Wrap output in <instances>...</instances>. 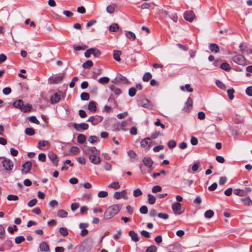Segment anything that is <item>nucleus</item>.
Masks as SVG:
<instances>
[{"mask_svg":"<svg viewBox=\"0 0 252 252\" xmlns=\"http://www.w3.org/2000/svg\"><path fill=\"white\" fill-rule=\"evenodd\" d=\"M122 207L121 204H113L109 206L104 214V218L106 220L112 218L120 212Z\"/></svg>","mask_w":252,"mask_h":252,"instance_id":"nucleus-1","label":"nucleus"},{"mask_svg":"<svg viewBox=\"0 0 252 252\" xmlns=\"http://www.w3.org/2000/svg\"><path fill=\"white\" fill-rule=\"evenodd\" d=\"M83 152L88 156L94 154H99V151L96 149L95 147L84 146L83 149Z\"/></svg>","mask_w":252,"mask_h":252,"instance_id":"nucleus-2","label":"nucleus"},{"mask_svg":"<svg viewBox=\"0 0 252 252\" xmlns=\"http://www.w3.org/2000/svg\"><path fill=\"white\" fill-rule=\"evenodd\" d=\"M91 55L95 57H98L101 55V52L98 49L95 48H90L85 52V56L86 58H89Z\"/></svg>","mask_w":252,"mask_h":252,"instance_id":"nucleus-3","label":"nucleus"},{"mask_svg":"<svg viewBox=\"0 0 252 252\" xmlns=\"http://www.w3.org/2000/svg\"><path fill=\"white\" fill-rule=\"evenodd\" d=\"M63 97V94L61 92L55 93L50 98V102L54 104L59 102Z\"/></svg>","mask_w":252,"mask_h":252,"instance_id":"nucleus-4","label":"nucleus"},{"mask_svg":"<svg viewBox=\"0 0 252 252\" xmlns=\"http://www.w3.org/2000/svg\"><path fill=\"white\" fill-rule=\"evenodd\" d=\"M63 77V74L54 75L49 78V81L51 84H58L62 82Z\"/></svg>","mask_w":252,"mask_h":252,"instance_id":"nucleus-5","label":"nucleus"},{"mask_svg":"<svg viewBox=\"0 0 252 252\" xmlns=\"http://www.w3.org/2000/svg\"><path fill=\"white\" fill-rule=\"evenodd\" d=\"M2 165L4 168L7 171H10L13 167V163L12 161L6 158H4L2 161Z\"/></svg>","mask_w":252,"mask_h":252,"instance_id":"nucleus-6","label":"nucleus"},{"mask_svg":"<svg viewBox=\"0 0 252 252\" xmlns=\"http://www.w3.org/2000/svg\"><path fill=\"white\" fill-rule=\"evenodd\" d=\"M232 60L235 63L244 65L246 64V60L244 57L241 55H238L232 57Z\"/></svg>","mask_w":252,"mask_h":252,"instance_id":"nucleus-7","label":"nucleus"},{"mask_svg":"<svg viewBox=\"0 0 252 252\" xmlns=\"http://www.w3.org/2000/svg\"><path fill=\"white\" fill-rule=\"evenodd\" d=\"M126 194L127 191L126 190H123L120 192L117 191L114 194V197L116 199H119L123 198L124 199L126 200L128 199Z\"/></svg>","mask_w":252,"mask_h":252,"instance_id":"nucleus-8","label":"nucleus"},{"mask_svg":"<svg viewBox=\"0 0 252 252\" xmlns=\"http://www.w3.org/2000/svg\"><path fill=\"white\" fill-rule=\"evenodd\" d=\"M74 128L77 131H81L83 130H86L88 128L89 126L87 124L83 123L81 124L74 123L73 125Z\"/></svg>","mask_w":252,"mask_h":252,"instance_id":"nucleus-9","label":"nucleus"},{"mask_svg":"<svg viewBox=\"0 0 252 252\" xmlns=\"http://www.w3.org/2000/svg\"><path fill=\"white\" fill-rule=\"evenodd\" d=\"M32 166V162L30 161H27L25 163L23 164L22 166L21 171L23 173L27 174L31 169Z\"/></svg>","mask_w":252,"mask_h":252,"instance_id":"nucleus-10","label":"nucleus"},{"mask_svg":"<svg viewBox=\"0 0 252 252\" xmlns=\"http://www.w3.org/2000/svg\"><path fill=\"white\" fill-rule=\"evenodd\" d=\"M114 83H123V84H126L128 82L127 79L122 76V75L118 74L117 75L114 81H113Z\"/></svg>","mask_w":252,"mask_h":252,"instance_id":"nucleus-11","label":"nucleus"},{"mask_svg":"<svg viewBox=\"0 0 252 252\" xmlns=\"http://www.w3.org/2000/svg\"><path fill=\"white\" fill-rule=\"evenodd\" d=\"M239 48L242 53L252 54V48H249L243 43L240 44Z\"/></svg>","mask_w":252,"mask_h":252,"instance_id":"nucleus-12","label":"nucleus"},{"mask_svg":"<svg viewBox=\"0 0 252 252\" xmlns=\"http://www.w3.org/2000/svg\"><path fill=\"white\" fill-rule=\"evenodd\" d=\"M195 17V15L192 11H186L184 13L185 19L189 22H192Z\"/></svg>","mask_w":252,"mask_h":252,"instance_id":"nucleus-13","label":"nucleus"},{"mask_svg":"<svg viewBox=\"0 0 252 252\" xmlns=\"http://www.w3.org/2000/svg\"><path fill=\"white\" fill-rule=\"evenodd\" d=\"M181 204L179 202L174 203L172 205V210L176 214L180 215L182 214V212L181 211Z\"/></svg>","mask_w":252,"mask_h":252,"instance_id":"nucleus-14","label":"nucleus"},{"mask_svg":"<svg viewBox=\"0 0 252 252\" xmlns=\"http://www.w3.org/2000/svg\"><path fill=\"white\" fill-rule=\"evenodd\" d=\"M99 154H94L89 156L91 162L94 164L97 165L100 163L101 160L98 156Z\"/></svg>","mask_w":252,"mask_h":252,"instance_id":"nucleus-15","label":"nucleus"},{"mask_svg":"<svg viewBox=\"0 0 252 252\" xmlns=\"http://www.w3.org/2000/svg\"><path fill=\"white\" fill-rule=\"evenodd\" d=\"M151 139L149 137H147L141 141V146L144 148H146L147 149H149L151 147Z\"/></svg>","mask_w":252,"mask_h":252,"instance_id":"nucleus-16","label":"nucleus"},{"mask_svg":"<svg viewBox=\"0 0 252 252\" xmlns=\"http://www.w3.org/2000/svg\"><path fill=\"white\" fill-rule=\"evenodd\" d=\"M192 107V99L190 97H188L187 102L183 108V110L185 112H189Z\"/></svg>","mask_w":252,"mask_h":252,"instance_id":"nucleus-17","label":"nucleus"},{"mask_svg":"<svg viewBox=\"0 0 252 252\" xmlns=\"http://www.w3.org/2000/svg\"><path fill=\"white\" fill-rule=\"evenodd\" d=\"M39 248L41 252H49L50 251L49 246L45 241L42 242L39 244Z\"/></svg>","mask_w":252,"mask_h":252,"instance_id":"nucleus-18","label":"nucleus"},{"mask_svg":"<svg viewBox=\"0 0 252 252\" xmlns=\"http://www.w3.org/2000/svg\"><path fill=\"white\" fill-rule=\"evenodd\" d=\"M143 162L144 164V165L150 168L151 170H152V166L153 164V161H152V159L149 157H145L144 158L143 160Z\"/></svg>","mask_w":252,"mask_h":252,"instance_id":"nucleus-19","label":"nucleus"},{"mask_svg":"<svg viewBox=\"0 0 252 252\" xmlns=\"http://www.w3.org/2000/svg\"><path fill=\"white\" fill-rule=\"evenodd\" d=\"M49 158L53 162L56 166L58 165V160L57 159V156L53 152H49L48 154Z\"/></svg>","mask_w":252,"mask_h":252,"instance_id":"nucleus-20","label":"nucleus"},{"mask_svg":"<svg viewBox=\"0 0 252 252\" xmlns=\"http://www.w3.org/2000/svg\"><path fill=\"white\" fill-rule=\"evenodd\" d=\"M129 236L130 237L131 240L134 242H138L139 240V237L137 234L134 231L130 230L129 232Z\"/></svg>","mask_w":252,"mask_h":252,"instance_id":"nucleus-21","label":"nucleus"},{"mask_svg":"<svg viewBox=\"0 0 252 252\" xmlns=\"http://www.w3.org/2000/svg\"><path fill=\"white\" fill-rule=\"evenodd\" d=\"M100 121V118L95 116H91L88 120L87 122L92 123L93 125H96Z\"/></svg>","mask_w":252,"mask_h":252,"instance_id":"nucleus-22","label":"nucleus"},{"mask_svg":"<svg viewBox=\"0 0 252 252\" xmlns=\"http://www.w3.org/2000/svg\"><path fill=\"white\" fill-rule=\"evenodd\" d=\"M209 47L212 52L217 53L219 51V46L215 43H211L209 45Z\"/></svg>","mask_w":252,"mask_h":252,"instance_id":"nucleus-23","label":"nucleus"},{"mask_svg":"<svg viewBox=\"0 0 252 252\" xmlns=\"http://www.w3.org/2000/svg\"><path fill=\"white\" fill-rule=\"evenodd\" d=\"M96 103L94 101H91L89 102L88 105L89 110L93 112H94L96 111Z\"/></svg>","mask_w":252,"mask_h":252,"instance_id":"nucleus-24","label":"nucleus"},{"mask_svg":"<svg viewBox=\"0 0 252 252\" xmlns=\"http://www.w3.org/2000/svg\"><path fill=\"white\" fill-rule=\"evenodd\" d=\"M127 154L132 161H134L135 160L137 159V154L133 151L129 150V151H128Z\"/></svg>","mask_w":252,"mask_h":252,"instance_id":"nucleus-25","label":"nucleus"},{"mask_svg":"<svg viewBox=\"0 0 252 252\" xmlns=\"http://www.w3.org/2000/svg\"><path fill=\"white\" fill-rule=\"evenodd\" d=\"M13 105L15 108L21 109V107L23 106V101L21 99H18L14 101Z\"/></svg>","mask_w":252,"mask_h":252,"instance_id":"nucleus-26","label":"nucleus"},{"mask_svg":"<svg viewBox=\"0 0 252 252\" xmlns=\"http://www.w3.org/2000/svg\"><path fill=\"white\" fill-rule=\"evenodd\" d=\"M121 52L119 50H114L113 51V58L114 60L117 62H119L121 60L120 55Z\"/></svg>","mask_w":252,"mask_h":252,"instance_id":"nucleus-27","label":"nucleus"},{"mask_svg":"<svg viewBox=\"0 0 252 252\" xmlns=\"http://www.w3.org/2000/svg\"><path fill=\"white\" fill-rule=\"evenodd\" d=\"M126 36L131 41H133L136 39L135 34L131 32H126Z\"/></svg>","mask_w":252,"mask_h":252,"instance_id":"nucleus-28","label":"nucleus"},{"mask_svg":"<svg viewBox=\"0 0 252 252\" xmlns=\"http://www.w3.org/2000/svg\"><path fill=\"white\" fill-rule=\"evenodd\" d=\"M120 187V186L118 182H113L108 185V188H112L115 189H119Z\"/></svg>","mask_w":252,"mask_h":252,"instance_id":"nucleus-29","label":"nucleus"},{"mask_svg":"<svg viewBox=\"0 0 252 252\" xmlns=\"http://www.w3.org/2000/svg\"><path fill=\"white\" fill-rule=\"evenodd\" d=\"M240 200L242 202H244L245 205L247 206H249L252 205V201L249 197L241 198Z\"/></svg>","mask_w":252,"mask_h":252,"instance_id":"nucleus-30","label":"nucleus"},{"mask_svg":"<svg viewBox=\"0 0 252 252\" xmlns=\"http://www.w3.org/2000/svg\"><path fill=\"white\" fill-rule=\"evenodd\" d=\"M234 193L240 196H243L246 195L245 192L244 191V190L239 189H235L234 190Z\"/></svg>","mask_w":252,"mask_h":252,"instance_id":"nucleus-31","label":"nucleus"},{"mask_svg":"<svg viewBox=\"0 0 252 252\" xmlns=\"http://www.w3.org/2000/svg\"><path fill=\"white\" fill-rule=\"evenodd\" d=\"M86 140V136L82 134H79L77 136V141L80 144H83Z\"/></svg>","mask_w":252,"mask_h":252,"instance_id":"nucleus-32","label":"nucleus"},{"mask_svg":"<svg viewBox=\"0 0 252 252\" xmlns=\"http://www.w3.org/2000/svg\"><path fill=\"white\" fill-rule=\"evenodd\" d=\"M158 14L161 18H165L168 15V11L161 9L158 10Z\"/></svg>","mask_w":252,"mask_h":252,"instance_id":"nucleus-33","label":"nucleus"},{"mask_svg":"<svg viewBox=\"0 0 252 252\" xmlns=\"http://www.w3.org/2000/svg\"><path fill=\"white\" fill-rule=\"evenodd\" d=\"M32 108V106L30 104H26V105H24L22 106L21 108V111L23 112H30Z\"/></svg>","mask_w":252,"mask_h":252,"instance_id":"nucleus-34","label":"nucleus"},{"mask_svg":"<svg viewBox=\"0 0 252 252\" xmlns=\"http://www.w3.org/2000/svg\"><path fill=\"white\" fill-rule=\"evenodd\" d=\"M50 142L47 140H40L38 142V146H37L38 148L39 147H45L49 146Z\"/></svg>","mask_w":252,"mask_h":252,"instance_id":"nucleus-35","label":"nucleus"},{"mask_svg":"<svg viewBox=\"0 0 252 252\" xmlns=\"http://www.w3.org/2000/svg\"><path fill=\"white\" fill-rule=\"evenodd\" d=\"M119 29L118 25L116 23H113L109 27V30L111 32H117Z\"/></svg>","mask_w":252,"mask_h":252,"instance_id":"nucleus-36","label":"nucleus"},{"mask_svg":"<svg viewBox=\"0 0 252 252\" xmlns=\"http://www.w3.org/2000/svg\"><path fill=\"white\" fill-rule=\"evenodd\" d=\"M93 65V62L91 60H88L82 64V67L84 68H89L92 67Z\"/></svg>","mask_w":252,"mask_h":252,"instance_id":"nucleus-37","label":"nucleus"},{"mask_svg":"<svg viewBox=\"0 0 252 252\" xmlns=\"http://www.w3.org/2000/svg\"><path fill=\"white\" fill-rule=\"evenodd\" d=\"M180 89L183 91L185 90L189 92H192L193 91V89L190 87L189 84H186L185 86H181Z\"/></svg>","mask_w":252,"mask_h":252,"instance_id":"nucleus-38","label":"nucleus"},{"mask_svg":"<svg viewBox=\"0 0 252 252\" xmlns=\"http://www.w3.org/2000/svg\"><path fill=\"white\" fill-rule=\"evenodd\" d=\"M152 77V75L150 73L146 72L144 74L143 76V80L144 82H148L151 79Z\"/></svg>","mask_w":252,"mask_h":252,"instance_id":"nucleus-39","label":"nucleus"},{"mask_svg":"<svg viewBox=\"0 0 252 252\" xmlns=\"http://www.w3.org/2000/svg\"><path fill=\"white\" fill-rule=\"evenodd\" d=\"M214 215V212L211 210H209L206 211L204 213V216L206 218L210 219Z\"/></svg>","mask_w":252,"mask_h":252,"instance_id":"nucleus-40","label":"nucleus"},{"mask_svg":"<svg viewBox=\"0 0 252 252\" xmlns=\"http://www.w3.org/2000/svg\"><path fill=\"white\" fill-rule=\"evenodd\" d=\"M109 81V78L106 77H101L98 80V83L101 84H106L108 83Z\"/></svg>","mask_w":252,"mask_h":252,"instance_id":"nucleus-41","label":"nucleus"},{"mask_svg":"<svg viewBox=\"0 0 252 252\" xmlns=\"http://www.w3.org/2000/svg\"><path fill=\"white\" fill-rule=\"evenodd\" d=\"M58 216L61 218H65L67 216V212L64 210H60L58 212Z\"/></svg>","mask_w":252,"mask_h":252,"instance_id":"nucleus-42","label":"nucleus"},{"mask_svg":"<svg viewBox=\"0 0 252 252\" xmlns=\"http://www.w3.org/2000/svg\"><path fill=\"white\" fill-rule=\"evenodd\" d=\"M148 197L149 203L150 204H154L156 202V197L151 194H148Z\"/></svg>","mask_w":252,"mask_h":252,"instance_id":"nucleus-43","label":"nucleus"},{"mask_svg":"<svg viewBox=\"0 0 252 252\" xmlns=\"http://www.w3.org/2000/svg\"><path fill=\"white\" fill-rule=\"evenodd\" d=\"M141 106L145 108H149L150 107L149 101L147 99H145L141 101Z\"/></svg>","mask_w":252,"mask_h":252,"instance_id":"nucleus-44","label":"nucleus"},{"mask_svg":"<svg viewBox=\"0 0 252 252\" xmlns=\"http://www.w3.org/2000/svg\"><path fill=\"white\" fill-rule=\"evenodd\" d=\"M220 68L222 69H223V70H224L225 71H229L231 69L230 65L228 63H222L220 65Z\"/></svg>","mask_w":252,"mask_h":252,"instance_id":"nucleus-45","label":"nucleus"},{"mask_svg":"<svg viewBox=\"0 0 252 252\" xmlns=\"http://www.w3.org/2000/svg\"><path fill=\"white\" fill-rule=\"evenodd\" d=\"M25 133L27 135L31 136L34 134L35 131L33 128L28 127L25 129Z\"/></svg>","mask_w":252,"mask_h":252,"instance_id":"nucleus-46","label":"nucleus"},{"mask_svg":"<svg viewBox=\"0 0 252 252\" xmlns=\"http://www.w3.org/2000/svg\"><path fill=\"white\" fill-rule=\"evenodd\" d=\"M25 238L24 236H20L16 237L15 238V242L16 244H20L22 242H24L25 241Z\"/></svg>","mask_w":252,"mask_h":252,"instance_id":"nucleus-47","label":"nucleus"},{"mask_svg":"<svg viewBox=\"0 0 252 252\" xmlns=\"http://www.w3.org/2000/svg\"><path fill=\"white\" fill-rule=\"evenodd\" d=\"M115 9V5H110L106 7V11L110 14H112L114 12Z\"/></svg>","mask_w":252,"mask_h":252,"instance_id":"nucleus-48","label":"nucleus"},{"mask_svg":"<svg viewBox=\"0 0 252 252\" xmlns=\"http://www.w3.org/2000/svg\"><path fill=\"white\" fill-rule=\"evenodd\" d=\"M59 231L61 234L63 236H66L68 235V231L66 228L60 227Z\"/></svg>","mask_w":252,"mask_h":252,"instance_id":"nucleus-49","label":"nucleus"},{"mask_svg":"<svg viewBox=\"0 0 252 252\" xmlns=\"http://www.w3.org/2000/svg\"><path fill=\"white\" fill-rule=\"evenodd\" d=\"M5 230L3 226L0 224V239H3L5 237Z\"/></svg>","mask_w":252,"mask_h":252,"instance_id":"nucleus-50","label":"nucleus"},{"mask_svg":"<svg viewBox=\"0 0 252 252\" xmlns=\"http://www.w3.org/2000/svg\"><path fill=\"white\" fill-rule=\"evenodd\" d=\"M167 145L169 148L172 149L176 147V142L174 140H170L168 142Z\"/></svg>","mask_w":252,"mask_h":252,"instance_id":"nucleus-51","label":"nucleus"},{"mask_svg":"<svg viewBox=\"0 0 252 252\" xmlns=\"http://www.w3.org/2000/svg\"><path fill=\"white\" fill-rule=\"evenodd\" d=\"M7 199L9 201H16L19 199V197L16 195L9 194L7 196Z\"/></svg>","mask_w":252,"mask_h":252,"instance_id":"nucleus-52","label":"nucleus"},{"mask_svg":"<svg viewBox=\"0 0 252 252\" xmlns=\"http://www.w3.org/2000/svg\"><path fill=\"white\" fill-rule=\"evenodd\" d=\"M89 98V94L87 93L84 92L81 94V98L83 100H88Z\"/></svg>","mask_w":252,"mask_h":252,"instance_id":"nucleus-53","label":"nucleus"},{"mask_svg":"<svg viewBox=\"0 0 252 252\" xmlns=\"http://www.w3.org/2000/svg\"><path fill=\"white\" fill-rule=\"evenodd\" d=\"M136 89L135 88H130L128 90V95L131 97L134 96L136 94Z\"/></svg>","mask_w":252,"mask_h":252,"instance_id":"nucleus-54","label":"nucleus"},{"mask_svg":"<svg viewBox=\"0 0 252 252\" xmlns=\"http://www.w3.org/2000/svg\"><path fill=\"white\" fill-rule=\"evenodd\" d=\"M142 194V192L140 189H137L133 191V195L134 197H138Z\"/></svg>","mask_w":252,"mask_h":252,"instance_id":"nucleus-55","label":"nucleus"},{"mask_svg":"<svg viewBox=\"0 0 252 252\" xmlns=\"http://www.w3.org/2000/svg\"><path fill=\"white\" fill-rule=\"evenodd\" d=\"M228 94V96L230 100H232L234 98L233 93H234V90L233 89H228L227 91Z\"/></svg>","mask_w":252,"mask_h":252,"instance_id":"nucleus-56","label":"nucleus"},{"mask_svg":"<svg viewBox=\"0 0 252 252\" xmlns=\"http://www.w3.org/2000/svg\"><path fill=\"white\" fill-rule=\"evenodd\" d=\"M157 248L155 245L149 247L146 250V252H157Z\"/></svg>","mask_w":252,"mask_h":252,"instance_id":"nucleus-57","label":"nucleus"},{"mask_svg":"<svg viewBox=\"0 0 252 252\" xmlns=\"http://www.w3.org/2000/svg\"><path fill=\"white\" fill-rule=\"evenodd\" d=\"M98 138L96 136H91L88 138V141L92 144L97 142Z\"/></svg>","mask_w":252,"mask_h":252,"instance_id":"nucleus-58","label":"nucleus"},{"mask_svg":"<svg viewBox=\"0 0 252 252\" xmlns=\"http://www.w3.org/2000/svg\"><path fill=\"white\" fill-rule=\"evenodd\" d=\"M87 46L83 45V46H74L73 49L76 51L79 50H84L87 48Z\"/></svg>","mask_w":252,"mask_h":252,"instance_id":"nucleus-59","label":"nucleus"},{"mask_svg":"<svg viewBox=\"0 0 252 252\" xmlns=\"http://www.w3.org/2000/svg\"><path fill=\"white\" fill-rule=\"evenodd\" d=\"M162 188L160 186H155L152 188V192L154 193H157L161 190Z\"/></svg>","mask_w":252,"mask_h":252,"instance_id":"nucleus-60","label":"nucleus"},{"mask_svg":"<svg viewBox=\"0 0 252 252\" xmlns=\"http://www.w3.org/2000/svg\"><path fill=\"white\" fill-rule=\"evenodd\" d=\"M216 84L218 87L221 89H225V85L223 84V83L219 80H217L216 81Z\"/></svg>","mask_w":252,"mask_h":252,"instance_id":"nucleus-61","label":"nucleus"},{"mask_svg":"<svg viewBox=\"0 0 252 252\" xmlns=\"http://www.w3.org/2000/svg\"><path fill=\"white\" fill-rule=\"evenodd\" d=\"M97 195L100 198L105 197L108 195V192L105 191H100L98 193Z\"/></svg>","mask_w":252,"mask_h":252,"instance_id":"nucleus-62","label":"nucleus"},{"mask_svg":"<svg viewBox=\"0 0 252 252\" xmlns=\"http://www.w3.org/2000/svg\"><path fill=\"white\" fill-rule=\"evenodd\" d=\"M140 212L142 214H146L148 212V208L147 206L143 205L140 208Z\"/></svg>","mask_w":252,"mask_h":252,"instance_id":"nucleus-63","label":"nucleus"},{"mask_svg":"<svg viewBox=\"0 0 252 252\" xmlns=\"http://www.w3.org/2000/svg\"><path fill=\"white\" fill-rule=\"evenodd\" d=\"M246 93L249 96H252V87H248L246 90Z\"/></svg>","mask_w":252,"mask_h":252,"instance_id":"nucleus-64","label":"nucleus"}]
</instances>
